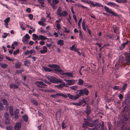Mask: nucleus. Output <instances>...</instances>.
<instances>
[{
  "mask_svg": "<svg viewBox=\"0 0 130 130\" xmlns=\"http://www.w3.org/2000/svg\"><path fill=\"white\" fill-rule=\"evenodd\" d=\"M48 66L50 67L55 68L54 71L55 73L58 72L62 75L64 74V73L63 72L62 70L60 69L59 66L56 64H50Z\"/></svg>",
  "mask_w": 130,
  "mask_h": 130,
  "instance_id": "f257e3e1",
  "label": "nucleus"
},
{
  "mask_svg": "<svg viewBox=\"0 0 130 130\" xmlns=\"http://www.w3.org/2000/svg\"><path fill=\"white\" fill-rule=\"evenodd\" d=\"M77 91L79 92L77 94L79 98L82 96H84V95L87 96L89 93L88 90L86 88L77 90Z\"/></svg>",
  "mask_w": 130,
  "mask_h": 130,
  "instance_id": "f03ea898",
  "label": "nucleus"
},
{
  "mask_svg": "<svg viewBox=\"0 0 130 130\" xmlns=\"http://www.w3.org/2000/svg\"><path fill=\"white\" fill-rule=\"evenodd\" d=\"M87 3L88 4H90V6H92L93 7H103L102 5L96 2H94V3H93L92 1H88L87 2Z\"/></svg>",
  "mask_w": 130,
  "mask_h": 130,
  "instance_id": "7ed1b4c3",
  "label": "nucleus"
},
{
  "mask_svg": "<svg viewBox=\"0 0 130 130\" xmlns=\"http://www.w3.org/2000/svg\"><path fill=\"white\" fill-rule=\"evenodd\" d=\"M84 123H83V125L82 127L83 128H86V126L85 125L88 126L89 127H93L94 126V124L93 123H91L89 122V121L86 119L84 118Z\"/></svg>",
  "mask_w": 130,
  "mask_h": 130,
  "instance_id": "20e7f679",
  "label": "nucleus"
},
{
  "mask_svg": "<svg viewBox=\"0 0 130 130\" xmlns=\"http://www.w3.org/2000/svg\"><path fill=\"white\" fill-rule=\"evenodd\" d=\"M104 8L105 11L111 14L113 16L115 17L118 16V14L117 13L112 11L111 9L106 6H104Z\"/></svg>",
  "mask_w": 130,
  "mask_h": 130,
  "instance_id": "39448f33",
  "label": "nucleus"
},
{
  "mask_svg": "<svg viewBox=\"0 0 130 130\" xmlns=\"http://www.w3.org/2000/svg\"><path fill=\"white\" fill-rule=\"evenodd\" d=\"M35 84L38 87L42 88H44L45 86H47L46 85L41 81L36 82Z\"/></svg>",
  "mask_w": 130,
  "mask_h": 130,
  "instance_id": "423d86ee",
  "label": "nucleus"
},
{
  "mask_svg": "<svg viewBox=\"0 0 130 130\" xmlns=\"http://www.w3.org/2000/svg\"><path fill=\"white\" fill-rule=\"evenodd\" d=\"M57 14L59 17L64 16L65 14V11H62L61 8L59 7L57 11Z\"/></svg>",
  "mask_w": 130,
  "mask_h": 130,
  "instance_id": "0eeeda50",
  "label": "nucleus"
},
{
  "mask_svg": "<svg viewBox=\"0 0 130 130\" xmlns=\"http://www.w3.org/2000/svg\"><path fill=\"white\" fill-rule=\"evenodd\" d=\"M51 80L50 82L54 83H60L61 82L62 80L60 79H57L54 77H51Z\"/></svg>",
  "mask_w": 130,
  "mask_h": 130,
  "instance_id": "6e6552de",
  "label": "nucleus"
},
{
  "mask_svg": "<svg viewBox=\"0 0 130 130\" xmlns=\"http://www.w3.org/2000/svg\"><path fill=\"white\" fill-rule=\"evenodd\" d=\"M67 95H66V98H67L68 96L69 98L72 100H76L79 98L77 94H76L75 95H73L71 94L68 93Z\"/></svg>",
  "mask_w": 130,
  "mask_h": 130,
  "instance_id": "1a4fd4ad",
  "label": "nucleus"
},
{
  "mask_svg": "<svg viewBox=\"0 0 130 130\" xmlns=\"http://www.w3.org/2000/svg\"><path fill=\"white\" fill-rule=\"evenodd\" d=\"M66 82L67 84H66V87H67V85H73L74 83L75 82L73 80H66Z\"/></svg>",
  "mask_w": 130,
  "mask_h": 130,
  "instance_id": "9d476101",
  "label": "nucleus"
},
{
  "mask_svg": "<svg viewBox=\"0 0 130 130\" xmlns=\"http://www.w3.org/2000/svg\"><path fill=\"white\" fill-rule=\"evenodd\" d=\"M129 118L127 116H123L121 119V122L124 123H125L128 121Z\"/></svg>",
  "mask_w": 130,
  "mask_h": 130,
  "instance_id": "9b49d317",
  "label": "nucleus"
},
{
  "mask_svg": "<svg viewBox=\"0 0 130 130\" xmlns=\"http://www.w3.org/2000/svg\"><path fill=\"white\" fill-rule=\"evenodd\" d=\"M129 42V41L127 40L126 42L122 43V45L119 47L120 49L121 50H123L125 47V45L128 44Z\"/></svg>",
  "mask_w": 130,
  "mask_h": 130,
  "instance_id": "f8f14e48",
  "label": "nucleus"
},
{
  "mask_svg": "<svg viewBox=\"0 0 130 130\" xmlns=\"http://www.w3.org/2000/svg\"><path fill=\"white\" fill-rule=\"evenodd\" d=\"M21 127V124L20 123L17 122L15 126L14 129L15 130H19L20 129Z\"/></svg>",
  "mask_w": 130,
  "mask_h": 130,
  "instance_id": "ddd939ff",
  "label": "nucleus"
},
{
  "mask_svg": "<svg viewBox=\"0 0 130 130\" xmlns=\"http://www.w3.org/2000/svg\"><path fill=\"white\" fill-rule=\"evenodd\" d=\"M126 59L128 61V62H126L125 64V65H128L129 63L128 62H130V53H128L126 56Z\"/></svg>",
  "mask_w": 130,
  "mask_h": 130,
  "instance_id": "4468645a",
  "label": "nucleus"
},
{
  "mask_svg": "<svg viewBox=\"0 0 130 130\" xmlns=\"http://www.w3.org/2000/svg\"><path fill=\"white\" fill-rule=\"evenodd\" d=\"M120 130H130V123L126 127L123 126L121 127Z\"/></svg>",
  "mask_w": 130,
  "mask_h": 130,
  "instance_id": "2eb2a0df",
  "label": "nucleus"
},
{
  "mask_svg": "<svg viewBox=\"0 0 130 130\" xmlns=\"http://www.w3.org/2000/svg\"><path fill=\"white\" fill-rule=\"evenodd\" d=\"M19 87V86L15 83L11 84L10 85V88H13L14 89L18 88Z\"/></svg>",
  "mask_w": 130,
  "mask_h": 130,
  "instance_id": "dca6fc26",
  "label": "nucleus"
},
{
  "mask_svg": "<svg viewBox=\"0 0 130 130\" xmlns=\"http://www.w3.org/2000/svg\"><path fill=\"white\" fill-rule=\"evenodd\" d=\"M22 64V63L21 62L18 61L15 64V67L16 68H20L21 67Z\"/></svg>",
  "mask_w": 130,
  "mask_h": 130,
  "instance_id": "f3484780",
  "label": "nucleus"
},
{
  "mask_svg": "<svg viewBox=\"0 0 130 130\" xmlns=\"http://www.w3.org/2000/svg\"><path fill=\"white\" fill-rule=\"evenodd\" d=\"M9 112L11 116H13L14 115L13 111V108L12 106H10L9 107Z\"/></svg>",
  "mask_w": 130,
  "mask_h": 130,
  "instance_id": "a211bd4d",
  "label": "nucleus"
},
{
  "mask_svg": "<svg viewBox=\"0 0 130 130\" xmlns=\"http://www.w3.org/2000/svg\"><path fill=\"white\" fill-rule=\"evenodd\" d=\"M116 2L120 3H127V0H117L116 1Z\"/></svg>",
  "mask_w": 130,
  "mask_h": 130,
  "instance_id": "6ab92c4d",
  "label": "nucleus"
},
{
  "mask_svg": "<svg viewBox=\"0 0 130 130\" xmlns=\"http://www.w3.org/2000/svg\"><path fill=\"white\" fill-rule=\"evenodd\" d=\"M70 49L71 51L75 52V51L77 50L78 49H77L76 47H75V45H72L70 47Z\"/></svg>",
  "mask_w": 130,
  "mask_h": 130,
  "instance_id": "aec40b11",
  "label": "nucleus"
},
{
  "mask_svg": "<svg viewBox=\"0 0 130 130\" xmlns=\"http://www.w3.org/2000/svg\"><path fill=\"white\" fill-rule=\"evenodd\" d=\"M84 83L83 80L79 78L78 79V84L80 85H82Z\"/></svg>",
  "mask_w": 130,
  "mask_h": 130,
  "instance_id": "412c9836",
  "label": "nucleus"
},
{
  "mask_svg": "<svg viewBox=\"0 0 130 130\" xmlns=\"http://www.w3.org/2000/svg\"><path fill=\"white\" fill-rule=\"evenodd\" d=\"M108 5L110 6H117V5L115 3L111 2H110L108 3Z\"/></svg>",
  "mask_w": 130,
  "mask_h": 130,
  "instance_id": "4be33fe9",
  "label": "nucleus"
},
{
  "mask_svg": "<svg viewBox=\"0 0 130 130\" xmlns=\"http://www.w3.org/2000/svg\"><path fill=\"white\" fill-rule=\"evenodd\" d=\"M43 69L46 71L51 72L52 70H53V69H51L47 67H43Z\"/></svg>",
  "mask_w": 130,
  "mask_h": 130,
  "instance_id": "5701e85b",
  "label": "nucleus"
},
{
  "mask_svg": "<svg viewBox=\"0 0 130 130\" xmlns=\"http://www.w3.org/2000/svg\"><path fill=\"white\" fill-rule=\"evenodd\" d=\"M57 43L58 45H62L63 44V41L62 40H59L58 41Z\"/></svg>",
  "mask_w": 130,
  "mask_h": 130,
  "instance_id": "b1692460",
  "label": "nucleus"
},
{
  "mask_svg": "<svg viewBox=\"0 0 130 130\" xmlns=\"http://www.w3.org/2000/svg\"><path fill=\"white\" fill-rule=\"evenodd\" d=\"M66 76L71 77H73V73H72L70 72H66Z\"/></svg>",
  "mask_w": 130,
  "mask_h": 130,
  "instance_id": "393cba45",
  "label": "nucleus"
},
{
  "mask_svg": "<svg viewBox=\"0 0 130 130\" xmlns=\"http://www.w3.org/2000/svg\"><path fill=\"white\" fill-rule=\"evenodd\" d=\"M5 119H9V115L8 113L6 112L5 113L4 115Z\"/></svg>",
  "mask_w": 130,
  "mask_h": 130,
  "instance_id": "a878e982",
  "label": "nucleus"
},
{
  "mask_svg": "<svg viewBox=\"0 0 130 130\" xmlns=\"http://www.w3.org/2000/svg\"><path fill=\"white\" fill-rule=\"evenodd\" d=\"M18 113H19V112L18 110H16L15 112L14 113V118L16 119H17L18 118Z\"/></svg>",
  "mask_w": 130,
  "mask_h": 130,
  "instance_id": "bb28decb",
  "label": "nucleus"
},
{
  "mask_svg": "<svg viewBox=\"0 0 130 130\" xmlns=\"http://www.w3.org/2000/svg\"><path fill=\"white\" fill-rule=\"evenodd\" d=\"M1 101L3 102L4 105L7 106V105L8 104V102L6 100L4 99H2Z\"/></svg>",
  "mask_w": 130,
  "mask_h": 130,
  "instance_id": "cd10ccee",
  "label": "nucleus"
},
{
  "mask_svg": "<svg viewBox=\"0 0 130 130\" xmlns=\"http://www.w3.org/2000/svg\"><path fill=\"white\" fill-rule=\"evenodd\" d=\"M79 36L81 40H83V35L82 34V31L81 30H80L79 31Z\"/></svg>",
  "mask_w": 130,
  "mask_h": 130,
  "instance_id": "c85d7f7f",
  "label": "nucleus"
},
{
  "mask_svg": "<svg viewBox=\"0 0 130 130\" xmlns=\"http://www.w3.org/2000/svg\"><path fill=\"white\" fill-rule=\"evenodd\" d=\"M127 87V84H124L122 88H121V90L123 91L125 90Z\"/></svg>",
  "mask_w": 130,
  "mask_h": 130,
  "instance_id": "c756f323",
  "label": "nucleus"
},
{
  "mask_svg": "<svg viewBox=\"0 0 130 130\" xmlns=\"http://www.w3.org/2000/svg\"><path fill=\"white\" fill-rule=\"evenodd\" d=\"M39 37L40 38V39L45 40V39H48L44 36L42 35H39Z\"/></svg>",
  "mask_w": 130,
  "mask_h": 130,
  "instance_id": "7c9ffc66",
  "label": "nucleus"
},
{
  "mask_svg": "<svg viewBox=\"0 0 130 130\" xmlns=\"http://www.w3.org/2000/svg\"><path fill=\"white\" fill-rule=\"evenodd\" d=\"M38 23L39 25H42L43 26H44L46 25V24L45 23L41 21H39L38 22Z\"/></svg>",
  "mask_w": 130,
  "mask_h": 130,
  "instance_id": "2f4dec72",
  "label": "nucleus"
},
{
  "mask_svg": "<svg viewBox=\"0 0 130 130\" xmlns=\"http://www.w3.org/2000/svg\"><path fill=\"white\" fill-rule=\"evenodd\" d=\"M38 1L39 3H40L42 7H44V6L43 5H44V3L43 2V1H45V0H37Z\"/></svg>",
  "mask_w": 130,
  "mask_h": 130,
  "instance_id": "473e14b6",
  "label": "nucleus"
},
{
  "mask_svg": "<svg viewBox=\"0 0 130 130\" xmlns=\"http://www.w3.org/2000/svg\"><path fill=\"white\" fill-rule=\"evenodd\" d=\"M0 64H1V67L3 68H5L7 67V65L6 64L3 63L1 64L0 63Z\"/></svg>",
  "mask_w": 130,
  "mask_h": 130,
  "instance_id": "72a5a7b5",
  "label": "nucleus"
},
{
  "mask_svg": "<svg viewBox=\"0 0 130 130\" xmlns=\"http://www.w3.org/2000/svg\"><path fill=\"white\" fill-rule=\"evenodd\" d=\"M108 128L109 130H112L111 128L112 125L111 123H108Z\"/></svg>",
  "mask_w": 130,
  "mask_h": 130,
  "instance_id": "f704fd0d",
  "label": "nucleus"
},
{
  "mask_svg": "<svg viewBox=\"0 0 130 130\" xmlns=\"http://www.w3.org/2000/svg\"><path fill=\"white\" fill-rule=\"evenodd\" d=\"M22 41L24 43L27 44L28 42V39L24 37L23 38Z\"/></svg>",
  "mask_w": 130,
  "mask_h": 130,
  "instance_id": "c9c22d12",
  "label": "nucleus"
},
{
  "mask_svg": "<svg viewBox=\"0 0 130 130\" xmlns=\"http://www.w3.org/2000/svg\"><path fill=\"white\" fill-rule=\"evenodd\" d=\"M23 119L25 122L27 121L28 120V117L27 116L25 115L23 117Z\"/></svg>",
  "mask_w": 130,
  "mask_h": 130,
  "instance_id": "e433bc0d",
  "label": "nucleus"
},
{
  "mask_svg": "<svg viewBox=\"0 0 130 130\" xmlns=\"http://www.w3.org/2000/svg\"><path fill=\"white\" fill-rule=\"evenodd\" d=\"M70 88L73 90H75L78 88V87L77 86H73L70 87Z\"/></svg>",
  "mask_w": 130,
  "mask_h": 130,
  "instance_id": "4c0bfd02",
  "label": "nucleus"
},
{
  "mask_svg": "<svg viewBox=\"0 0 130 130\" xmlns=\"http://www.w3.org/2000/svg\"><path fill=\"white\" fill-rule=\"evenodd\" d=\"M4 109V106L2 103L0 101V111L3 110Z\"/></svg>",
  "mask_w": 130,
  "mask_h": 130,
  "instance_id": "58836bf2",
  "label": "nucleus"
},
{
  "mask_svg": "<svg viewBox=\"0 0 130 130\" xmlns=\"http://www.w3.org/2000/svg\"><path fill=\"white\" fill-rule=\"evenodd\" d=\"M58 0H53L52 2L53 5H56L58 3Z\"/></svg>",
  "mask_w": 130,
  "mask_h": 130,
  "instance_id": "ea45409f",
  "label": "nucleus"
},
{
  "mask_svg": "<svg viewBox=\"0 0 130 130\" xmlns=\"http://www.w3.org/2000/svg\"><path fill=\"white\" fill-rule=\"evenodd\" d=\"M101 123L100 122H98L96 125V126L95 127L96 128H97L98 129V128L101 126Z\"/></svg>",
  "mask_w": 130,
  "mask_h": 130,
  "instance_id": "a19ab883",
  "label": "nucleus"
},
{
  "mask_svg": "<svg viewBox=\"0 0 130 130\" xmlns=\"http://www.w3.org/2000/svg\"><path fill=\"white\" fill-rule=\"evenodd\" d=\"M56 95H57V96H62L63 97H64V98L65 97V95L64 94H62V93H58L56 94Z\"/></svg>",
  "mask_w": 130,
  "mask_h": 130,
  "instance_id": "79ce46f5",
  "label": "nucleus"
},
{
  "mask_svg": "<svg viewBox=\"0 0 130 130\" xmlns=\"http://www.w3.org/2000/svg\"><path fill=\"white\" fill-rule=\"evenodd\" d=\"M10 20V18L9 17H8L4 20V21L5 23H8L9 22Z\"/></svg>",
  "mask_w": 130,
  "mask_h": 130,
  "instance_id": "37998d69",
  "label": "nucleus"
},
{
  "mask_svg": "<svg viewBox=\"0 0 130 130\" xmlns=\"http://www.w3.org/2000/svg\"><path fill=\"white\" fill-rule=\"evenodd\" d=\"M33 36L34 37V38L33 39L34 40H36L37 39V38H38V35H36L35 34H34L33 35Z\"/></svg>",
  "mask_w": 130,
  "mask_h": 130,
  "instance_id": "c03bdc74",
  "label": "nucleus"
},
{
  "mask_svg": "<svg viewBox=\"0 0 130 130\" xmlns=\"http://www.w3.org/2000/svg\"><path fill=\"white\" fill-rule=\"evenodd\" d=\"M29 53L31 54L33 53H34V55L35 54L36 52L34 50H31L29 51Z\"/></svg>",
  "mask_w": 130,
  "mask_h": 130,
  "instance_id": "a18cd8bd",
  "label": "nucleus"
},
{
  "mask_svg": "<svg viewBox=\"0 0 130 130\" xmlns=\"http://www.w3.org/2000/svg\"><path fill=\"white\" fill-rule=\"evenodd\" d=\"M113 29V32L116 33L117 31V28L116 25L113 26L112 27Z\"/></svg>",
  "mask_w": 130,
  "mask_h": 130,
  "instance_id": "49530a36",
  "label": "nucleus"
},
{
  "mask_svg": "<svg viewBox=\"0 0 130 130\" xmlns=\"http://www.w3.org/2000/svg\"><path fill=\"white\" fill-rule=\"evenodd\" d=\"M73 104L77 106H79L81 105V103H73Z\"/></svg>",
  "mask_w": 130,
  "mask_h": 130,
  "instance_id": "de8ad7c7",
  "label": "nucleus"
},
{
  "mask_svg": "<svg viewBox=\"0 0 130 130\" xmlns=\"http://www.w3.org/2000/svg\"><path fill=\"white\" fill-rule=\"evenodd\" d=\"M69 18H67V20L69 22V24L70 25L72 24L71 22L70 21V20L71 19V18L70 17V15H69Z\"/></svg>",
  "mask_w": 130,
  "mask_h": 130,
  "instance_id": "09e8293b",
  "label": "nucleus"
},
{
  "mask_svg": "<svg viewBox=\"0 0 130 130\" xmlns=\"http://www.w3.org/2000/svg\"><path fill=\"white\" fill-rule=\"evenodd\" d=\"M47 50H43L40 51L41 54H43L47 52Z\"/></svg>",
  "mask_w": 130,
  "mask_h": 130,
  "instance_id": "8fccbe9b",
  "label": "nucleus"
},
{
  "mask_svg": "<svg viewBox=\"0 0 130 130\" xmlns=\"http://www.w3.org/2000/svg\"><path fill=\"white\" fill-rule=\"evenodd\" d=\"M86 114L88 115L91 112V110L90 109H87L85 112Z\"/></svg>",
  "mask_w": 130,
  "mask_h": 130,
  "instance_id": "3c124183",
  "label": "nucleus"
},
{
  "mask_svg": "<svg viewBox=\"0 0 130 130\" xmlns=\"http://www.w3.org/2000/svg\"><path fill=\"white\" fill-rule=\"evenodd\" d=\"M19 49L17 50L16 51H14L13 54L14 55H16L17 53H19Z\"/></svg>",
  "mask_w": 130,
  "mask_h": 130,
  "instance_id": "603ef678",
  "label": "nucleus"
},
{
  "mask_svg": "<svg viewBox=\"0 0 130 130\" xmlns=\"http://www.w3.org/2000/svg\"><path fill=\"white\" fill-rule=\"evenodd\" d=\"M30 63V62L28 61H24V65L25 66H27L28 65V64Z\"/></svg>",
  "mask_w": 130,
  "mask_h": 130,
  "instance_id": "864d4df0",
  "label": "nucleus"
},
{
  "mask_svg": "<svg viewBox=\"0 0 130 130\" xmlns=\"http://www.w3.org/2000/svg\"><path fill=\"white\" fill-rule=\"evenodd\" d=\"M24 37L28 39H29L30 38V36L27 34H26Z\"/></svg>",
  "mask_w": 130,
  "mask_h": 130,
  "instance_id": "5fc2aeb1",
  "label": "nucleus"
},
{
  "mask_svg": "<svg viewBox=\"0 0 130 130\" xmlns=\"http://www.w3.org/2000/svg\"><path fill=\"white\" fill-rule=\"evenodd\" d=\"M32 103H33V104L36 105H38L37 102V101L34 100H33L32 101Z\"/></svg>",
  "mask_w": 130,
  "mask_h": 130,
  "instance_id": "6e6d98bb",
  "label": "nucleus"
},
{
  "mask_svg": "<svg viewBox=\"0 0 130 130\" xmlns=\"http://www.w3.org/2000/svg\"><path fill=\"white\" fill-rule=\"evenodd\" d=\"M119 86H115L113 87V89L114 90H118L119 89Z\"/></svg>",
  "mask_w": 130,
  "mask_h": 130,
  "instance_id": "4d7b16f0",
  "label": "nucleus"
},
{
  "mask_svg": "<svg viewBox=\"0 0 130 130\" xmlns=\"http://www.w3.org/2000/svg\"><path fill=\"white\" fill-rule=\"evenodd\" d=\"M23 71L22 70H17L16 71V73L18 74H19L21 73Z\"/></svg>",
  "mask_w": 130,
  "mask_h": 130,
  "instance_id": "13d9d810",
  "label": "nucleus"
},
{
  "mask_svg": "<svg viewBox=\"0 0 130 130\" xmlns=\"http://www.w3.org/2000/svg\"><path fill=\"white\" fill-rule=\"evenodd\" d=\"M5 123L6 124H8L10 123V120L9 119H5Z\"/></svg>",
  "mask_w": 130,
  "mask_h": 130,
  "instance_id": "bf43d9fd",
  "label": "nucleus"
},
{
  "mask_svg": "<svg viewBox=\"0 0 130 130\" xmlns=\"http://www.w3.org/2000/svg\"><path fill=\"white\" fill-rule=\"evenodd\" d=\"M89 130H97L98 129H97V128H96V127H94V128H90L88 127L87 128Z\"/></svg>",
  "mask_w": 130,
  "mask_h": 130,
  "instance_id": "052dcab7",
  "label": "nucleus"
},
{
  "mask_svg": "<svg viewBox=\"0 0 130 130\" xmlns=\"http://www.w3.org/2000/svg\"><path fill=\"white\" fill-rule=\"evenodd\" d=\"M86 103L85 100L84 99H83L81 100L80 103H81V105H82L83 103Z\"/></svg>",
  "mask_w": 130,
  "mask_h": 130,
  "instance_id": "680f3d73",
  "label": "nucleus"
},
{
  "mask_svg": "<svg viewBox=\"0 0 130 130\" xmlns=\"http://www.w3.org/2000/svg\"><path fill=\"white\" fill-rule=\"evenodd\" d=\"M101 129H104V123L103 122H102V124H101Z\"/></svg>",
  "mask_w": 130,
  "mask_h": 130,
  "instance_id": "e2e57ef3",
  "label": "nucleus"
},
{
  "mask_svg": "<svg viewBox=\"0 0 130 130\" xmlns=\"http://www.w3.org/2000/svg\"><path fill=\"white\" fill-rule=\"evenodd\" d=\"M123 96L122 94H120L119 96V98L120 99H122L123 98Z\"/></svg>",
  "mask_w": 130,
  "mask_h": 130,
  "instance_id": "0e129e2a",
  "label": "nucleus"
},
{
  "mask_svg": "<svg viewBox=\"0 0 130 130\" xmlns=\"http://www.w3.org/2000/svg\"><path fill=\"white\" fill-rule=\"evenodd\" d=\"M7 36V33H5L4 34V35H3L2 37L3 38H5Z\"/></svg>",
  "mask_w": 130,
  "mask_h": 130,
  "instance_id": "69168bd1",
  "label": "nucleus"
},
{
  "mask_svg": "<svg viewBox=\"0 0 130 130\" xmlns=\"http://www.w3.org/2000/svg\"><path fill=\"white\" fill-rule=\"evenodd\" d=\"M87 28L88 32L89 33V35H91V32L90 30L87 27Z\"/></svg>",
  "mask_w": 130,
  "mask_h": 130,
  "instance_id": "338daca9",
  "label": "nucleus"
},
{
  "mask_svg": "<svg viewBox=\"0 0 130 130\" xmlns=\"http://www.w3.org/2000/svg\"><path fill=\"white\" fill-rule=\"evenodd\" d=\"M56 28L58 29H59L60 28V26L59 24H57L56 26Z\"/></svg>",
  "mask_w": 130,
  "mask_h": 130,
  "instance_id": "774afa93",
  "label": "nucleus"
}]
</instances>
